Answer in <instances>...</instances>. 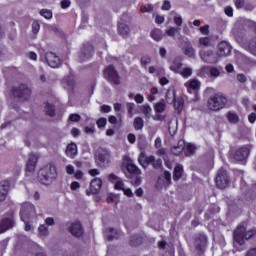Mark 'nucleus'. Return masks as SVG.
<instances>
[{
  "label": "nucleus",
  "instance_id": "1",
  "mask_svg": "<svg viewBox=\"0 0 256 256\" xmlns=\"http://www.w3.org/2000/svg\"><path fill=\"white\" fill-rule=\"evenodd\" d=\"M58 177L57 166L50 162L38 171L37 179L41 185H51L53 181H57Z\"/></svg>",
  "mask_w": 256,
  "mask_h": 256
},
{
  "label": "nucleus",
  "instance_id": "2",
  "mask_svg": "<svg viewBox=\"0 0 256 256\" xmlns=\"http://www.w3.org/2000/svg\"><path fill=\"white\" fill-rule=\"evenodd\" d=\"M229 103V99L223 93L218 92L210 96L207 101V107L210 111H221L225 109Z\"/></svg>",
  "mask_w": 256,
  "mask_h": 256
},
{
  "label": "nucleus",
  "instance_id": "3",
  "mask_svg": "<svg viewBox=\"0 0 256 256\" xmlns=\"http://www.w3.org/2000/svg\"><path fill=\"white\" fill-rule=\"evenodd\" d=\"M125 176L129 179L130 183L134 185V187H139V185H141V169H139L133 161H129L126 164Z\"/></svg>",
  "mask_w": 256,
  "mask_h": 256
},
{
  "label": "nucleus",
  "instance_id": "4",
  "mask_svg": "<svg viewBox=\"0 0 256 256\" xmlns=\"http://www.w3.org/2000/svg\"><path fill=\"white\" fill-rule=\"evenodd\" d=\"M255 235V228L247 230L245 226L240 225L234 231V241L238 243V245H245V239L248 241V239H252V237H255Z\"/></svg>",
  "mask_w": 256,
  "mask_h": 256
},
{
  "label": "nucleus",
  "instance_id": "5",
  "mask_svg": "<svg viewBox=\"0 0 256 256\" xmlns=\"http://www.w3.org/2000/svg\"><path fill=\"white\" fill-rule=\"evenodd\" d=\"M103 77L110 85H121V76L113 64L104 68Z\"/></svg>",
  "mask_w": 256,
  "mask_h": 256
},
{
  "label": "nucleus",
  "instance_id": "6",
  "mask_svg": "<svg viewBox=\"0 0 256 256\" xmlns=\"http://www.w3.org/2000/svg\"><path fill=\"white\" fill-rule=\"evenodd\" d=\"M138 162L143 169H147L149 165H152L154 169H161L163 167V161L161 159H155L153 155L147 156L143 152L140 153Z\"/></svg>",
  "mask_w": 256,
  "mask_h": 256
},
{
  "label": "nucleus",
  "instance_id": "7",
  "mask_svg": "<svg viewBox=\"0 0 256 256\" xmlns=\"http://www.w3.org/2000/svg\"><path fill=\"white\" fill-rule=\"evenodd\" d=\"M11 93L13 97L19 99V101H29L31 99V88H28L26 84L12 87Z\"/></svg>",
  "mask_w": 256,
  "mask_h": 256
},
{
  "label": "nucleus",
  "instance_id": "8",
  "mask_svg": "<svg viewBox=\"0 0 256 256\" xmlns=\"http://www.w3.org/2000/svg\"><path fill=\"white\" fill-rule=\"evenodd\" d=\"M95 159L96 165L105 169V167H109V163H111V152L105 148H100L96 152Z\"/></svg>",
  "mask_w": 256,
  "mask_h": 256
},
{
  "label": "nucleus",
  "instance_id": "9",
  "mask_svg": "<svg viewBox=\"0 0 256 256\" xmlns=\"http://www.w3.org/2000/svg\"><path fill=\"white\" fill-rule=\"evenodd\" d=\"M215 183L218 189H227L230 183L229 172L223 168H220L217 172Z\"/></svg>",
  "mask_w": 256,
  "mask_h": 256
},
{
  "label": "nucleus",
  "instance_id": "10",
  "mask_svg": "<svg viewBox=\"0 0 256 256\" xmlns=\"http://www.w3.org/2000/svg\"><path fill=\"white\" fill-rule=\"evenodd\" d=\"M93 53H95V48L91 42H86L82 45L79 52V61L80 63H85V61H89L91 57H93Z\"/></svg>",
  "mask_w": 256,
  "mask_h": 256
},
{
  "label": "nucleus",
  "instance_id": "11",
  "mask_svg": "<svg viewBox=\"0 0 256 256\" xmlns=\"http://www.w3.org/2000/svg\"><path fill=\"white\" fill-rule=\"evenodd\" d=\"M249 153L251 151L249 150V147L242 146L238 148L233 154L232 157L234 161H238L239 163H243V161H247V158L249 157Z\"/></svg>",
  "mask_w": 256,
  "mask_h": 256
},
{
  "label": "nucleus",
  "instance_id": "12",
  "mask_svg": "<svg viewBox=\"0 0 256 256\" xmlns=\"http://www.w3.org/2000/svg\"><path fill=\"white\" fill-rule=\"evenodd\" d=\"M101 187H103V180H101V178H94L90 182V189L86 190V195L88 197L90 195H98L99 191H101Z\"/></svg>",
  "mask_w": 256,
  "mask_h": 256
},
{
  "label": "nucleus",
  "instance_id": "13",
  "mask_svg": "<svg viewBox=\"0 0 256 256\" xmlns=\"http://www.w3.org/2000/svg\"><path fill=\"white\" fill-rule=\"evenodd\" d=\"M46 63L49 65V67H52V69H57L61 67V58L57 56V54L53 52H47L45 55Z\"/></svg>",
  "mask_w": 256,
  "mask_h": 256
},
{
  "label": "nucleus",
  "instance_id": "14",
  "mask_svg": "<svg viewBox=\"0 0 256 256\" xmlns=\"http://www.w3.org/2000/svg\"><path fill=\"white\" fill-rule=\"evenodd\" d=\"M32 213H35V206L29 202L24 203L20 209V219L25 221V219H29Z\"/></svg>",
  "mask_w": 256,
  "mask_h": 256
},
{
  "label": "nucleus",
  "instance_id": "15",
  "mask_svg": "<svg viewBox=\"0 0 256 256\" xmlns=\"http://www.w3.org/2000/svg\"><path fill=\"white\" fill-rule=\"evenodd\" d=\"M233 47L227 41H222L218 44V56L219 57H229L231 55V51Z\"/></svg>",
  "mask_w": 256,
  "mask_h": 256
},
{
  "label": "nucleus",
  "instance_id": "16",
  "mask_svg": "<svg viewBox=\"0 0 256 256\" xmlns=\"http://www.w3.org/2000/svg\"><path fill=\"white\" fill-rule=\"evenodd\" d=\"M200 57L204 61V63H209L210 65H215V63L219 61L217 55H215L213 51L201 52Z\"/></svg>",
  "mask_w": 256,
  "mask_h": 256
},
{
  "label": "nucleus",
  "instance_id": "17",
  "mask_svg": "<svg viewBox=\"0 0 256 256\" xmlns=\"http://www.w3.org/2000/svg\"><path fill=\"white\" fill-rule=\"evenodd\" d=\"M185 87L187 88L188 93H199L201 82L197 79H191L185 83Z\"/></svg>",
  "mask_w": 256,
  "mask_h": 256
},
{
  "label": "nucleus",
  "instance_id": "18",
  "mask_svg": "<svg viewBox=\"0 0 256 256\" xmlns=\"http://www.w3.org/2000/svg\"><path fill=\"white\" fill-rule=\"evenodd\" d=\"M218 39L219 37L213 35L201 37L199 38V45L200 47H213V45L217 43Z\"/></svg>",
  "mask_w": 256,
  "mask_h": 256
},
{
  "label": "nucleus",
  "instance_id": "19",
  "mask_svg": "<svg viewBox=\"0 0 256 256\" xmlns=\"http://www.w3.org/2000/svg\"><path fill=\"white\" fill-rule=\"evenodd\" d=\"M9 189H11V182H9V180H4L0 183V201L7 199Z\"/></svg>",
  "mask_w": 256,
  "mask_h": 256
},
{
  "label": "nucleus",
  "instance_id": "20",
  "mask_svg": "<svg viewBox=\"0 0 256 256\" xmlns=\"http://www.w3.org/2000/svg\"><path fill=\"white\" fill-rule=\"evenodd\" d=\"M70 233L74 236V237H83V225H81V222H74L72 223V225L69 228Z\"/></svg>",
  "mask_w": 256,
  "mask_h": 256
},
{
  "label": "nucleus",
  "instance_id": "21",
  "mask_svg": "<svg viewBox=\"0 0 256 256\" xmlns=\"http://www.w3.org/2000/svg\"><path fill=\"white\" fill-rule=\"evenodd\" d=\"M37 161H39V158L35 154H30L28 162L26 164V171L29 173H33L35 171V167H37Z\"/></svg>",
  "mask_w": 256,
  "mask_h": 256
},
{
  "label": "nucleus",
  "instance_id": "22",
  "mask_svg": "<svg viewBox=\"0 0 256 256\" xmlns=\"http://www.w3.org/2000/svg\"><path fill=\"white\" fill-rule=\"evenodd\" d=\"M197 251H203L207 247V236L205 234H199L196 238Z\"/></svg>",
  "mask_w": 256,
  "mask_h": 256
},
{
  "label": "nucleus",
  "instance_id": "23",
  "mask_svg": "<svg viewBox=\"0 0 256 256\" xmlns=\"http://www.w3.org/2000/svg\"><path fill=\"white\" fill-rule=\"evenodd\" d=\"M14 221L11 218H4L0 222V234L5 233L8 229H11L14 225Z\"/></svg>",
  "mask_w": 256,
  "mask_h": 256
},
{
  "label": "nucleus",
  "instance_id": "24",
  "mask_svg": "<svg viewBox=\"0 0 256 256\" xmlns=\"http://www.w3.org/2000/svg\"><path fill=\"white\" fill-rule=\"evenodd\" d=\"M185 151V140H179L176 146L171 148L172 155L179 156Z\"/></svg>",
  "mask_w": 256,
  "mask_h": 256
},
{
  "label": "nucleus",
  "instance_id": "25",
  "mask_svg": "<svg viewBox=\"0 0 256 256\" xmlns=\"http://www.w3.org/2000/svg\"><path fill=\"white\" fill-rule=\"evenodd\" d=\"M121 237V231L115 228H108L106 232L107 241H113V239H119Z\"/></svg>",
  "mask_w": 256,
  "mask_h": 256
},
{
  "label": "nucleus",
  "instance_id": "26",
  "mask_svg": "<svg viewBox=\"0 0 256 256\" xmlns=\"http://www.w3.org/2000/svg\"><path fill=\"white\" fill-rule=\"evenodd\" d=\"M130 247H139V245H143V235L135 234L130 237L129 241Z\"/></svg>",
  "mask_w": 256,
  "mask_h": 256
},
{
  "label": "nucleus",
  "instance_id": "27",
  "mask_svg": "<svg viewBox=\"0 0 256 256\" xmlns=\"http://www.w3.org/2000/svg\"><path fill=\"white\" fill-rule=\"evenodd\" d=\"M182 50L186 57H195V49H193V45H191V42H185Z\"/></svg>",
  "mask_w": 256,
  "mask_h": 256
},
{
  "label": "nucleus",
  "instance_id": "28",
  "mask_svg": "<svg viewBox=\"0 0 256 256\" xmlns=\"http://www.w3.org/2000/svg\"><path fill=\"white\" fill-rule=\"evenodd\" d=\"M65 152L67 157L73 159L75 155H77V144H75V142H71L70 144L67 145Z\"/></svg>",
  "mask_w": 256,
  "mask_h": 256
},
{
  "label": "nucleus",
  "instance_id": "29",
  "mask_svg": "<svg viewBox=\"0 0 256 256\" xmlns=\"http://www.w3.org/2000/svg\"><path fill=\"white\" fill-rule=\"evenodd\" d=\"M183 177V165L177 164L173 170V180L179 181Z\"/></svg>",
  "mask_w": 256,
  "mask_h": 256
},
{
  "label": "nucleus",
  "instance_id": "30",
  "mask_svg": "<svg viewBox=\"0 0 256 256\" xmlns=\"http://www.w3.org/2000/svg\"><path fill=\"white\" fill-rule=\"evenodd\" d=\"M173 103H174V109L178 113H181V111H183V107L185 105V102L183 101V98L174 97Z\"/></svg>",
  "mask_w": 256,
  "mask_h": 256
},
{
  "label": "nucleus",
  "instance_id": "31",
  "mask_svg": "<svg viewBox=\"0 0 256 256\" xmlns=\"http://www.w3.org/2000/svg\"><path fill=\"white\" fill-rule=\"evenodd\" d=\"M45 114L48 115V117H55V105L47 102L44 107Z\"/></svg>",
  "mask_w": 256,
  "mask_h": 256
},
{
  "label": "nucleus",
  "instance_id": "32",
  "mask_svg": "<svg viewBox=\"0 0 256 256\" xmlns=\"http://www.w3.org/2000/svg\"><path fill=\"white\" fill-rule=\"evenodd\" d=\"M133 127L136 131H141V129H143V127H145V122L143 121V118H141L139 116L136 117L134 119Z\"/></svg>",
  "mask_w": 256,
  "mask_h": 256
},
{
  "label": "nucleus",
  "instance_id": "33",
  "mask_svg": "<svg viewBox=\"0 0 256 256\" xmlns=\"http://www.w3.org/2000/svg\"><path fill=\"white\" fill-rule=\"evenodd\" d=\"M227 119L229 123L237 124L239 122V116L235 112H228Z\"/></svg>",
  "mask_w": 256,
  "mask_h": 256
},
{
  "label": "nucleus",
  "instance_id": "34",
  "mask_svg": "<svg viewBox=\"0 0 256 256\" xmlns=\"http://www.w3.org/2000/svg\"><path fill=\"white\" fill-rule=\"evenodd\" d=\"M183 67V64L179 61H174L172 65L170 66V70L174 71V73H181V68Z\"/></svg>",
  "mask_w": 256,
  "mask_h": 256
},
{
  "label": "nucleus",
  "instance_id": "35",
  "mask_svg": "<svg viewBox=\"0 0 256 256\" xmlns=\"http://www.w3.org/2000/svg\"><path fill=\"white\" fill-rule=\"evenodd\" d=\"M39 14L41 17H44V19H52L53 18V11L49 9H41L39 11Z\"/></svg>",
  "mask_w": 256,
  "mask_h": 256
},
{
  "label": "nucleus",
  "instance_id": "36",
  "mask_svg": "<svg viewBox=\"0 0 256 256\" xmlns=\"http://www.w3.org/2000/svg\"><path fill=\"white\" fill-rule=\"evenodd\" d=\"M167 105H165V102H158L154 106V110L156 113H163L165 111Z\"/></svg>",
  "mask_w": 256,
  "mask_h": 256
},
{
  "label": "nucleus",
  "instance_id": "37",
  "mask_svg": "<svg viewBox=\"0 0 256 256\" xmlns=\"http://www.w3.org/2000/svg\"><path fill=\"white\" fill-rule=\"evenodd\" d=\"M219 75H221L220 69L213 66H209V77H219Z\"/></svg>",
  "mask_w": 256,
  "mask_h": 256
},
{
  "label": "nucleus",
  "instance_id": "38",
  "mask_svg": "<svg viewBox=\"0 0 256 256\" xmlns=\"http://www.w3.org/2000/svg\"><path fill=\"white\" fill-rule=\"evenodd\" d=\"M38 231L41 237H47V235H49V228H47L45 224H41L38 228Z\"/></svg>",
  "mask_w": 256,
  "mask_h": 256
},
{
  "label": "nucleus",
  "instance_id": "39",
  "mask_svg": "<svg viewBox=\"0 0 256 256\" xmlns=\"http://www.w3.org/2000/svg\"><path fill=\"white\" fill-rule=\"evenodd\" d=\"M179 73L184 77V79H187L193 75V69L184 68L183 70H180Z\"/></svg>",
  "mask_w": 256,
  "mask_h": 256
},
{
  "label": "nucleus",
  "instance_id": "40",
  "mask_svg": "<svg viewBox=\"0 0 256 256\" xmlns=\"http://www.w3.org/2000/svg\"><path fill=\"white\" fill-rule=\"evenodd\" d=\"M184 153L186 157L188 155H193V153H195V146L193 144H187L186 148H184Z\"/></svg>",
  "mask_w": 256,
  "mask_h": 256
},
{
  "label": "nucleus",
  "instance_id": "41",
  "mask_svg": "<svg viewBox=\"0 0 256 256\" xmlns=\"http://www.w3.org/2000/svg\"><path fill=\"white\" fill-rule=\"evenodd\" d=\"M209 67L210 66H203L202 68H200L198 72L199 77H209Z\"/></svg>",
  "mask_w": 256,
  "mask_h": 256
},
{
  "label": "nucleus",
  "instance_id": "42",
  "mask_svg": "<svg viewBox=\"0 0 256 256\" xmlns=\"http://www.w3.org/2000/svg\"><path fill=\"white\" fill-rule=\"evenodd\" d=\"M98 129H103L107 126V118L101 117L96 121Z\"/></svg>",
  "mask_w": 256,
  "mask_h": 256
},
{
  "label": "nucleus",
  "instance_id": "43",
  "mask_svg": "<svg viewBox=\"0 0 256 256\" xmlns=\"http://www.w3.org/2000/svg\"><path fill=\"white\" fill-rule=\"evenodd\" d=\"M245 25L250 31L256 32V22L253 20H246Z\"/></svg>",
  "mask_w": 256,
  "mask_h": 256
},
{
  "label": "nucleus",
  "instance_id": "44",
  "mask_svg": "<svg viewBox=\"0 0 256 256\" xmlns=\"http://www.w3.org/2000/svg\"><path fill=\"white\" fill-rule=\"evenodd\" d=\"M119 33H129V26L125 23H118Z\"/></svg>",
  "mask_w": 256,
  "mask_h": 256
},
{
  "label": "nucleus",
  "instance_id": "45",
  "mask_svg": "<svg viewBox=\"0 0 256 256\" xmlns=\"http://www.w3.org/2000/svg\"><path fill=\"white\" fill-rule=\"evenodd\" d=\"M155 7L151 4H148L147 6H141L140 11L141 13H153V9Z\"/></svg>",
  "mask_w": 256,
  "mask_h": 256
},
{
  "label": "nucleus",
  "instance_id": "46",
  "mask_svg": "<svg viewBox=\"0 0 256 256\" xmlns=\"http://www.w3.org/2000/svg\"><path fill=\"white\" fill-rule=\"evenodd\" d=\"M69 121L72 123H79L81 121V115L74 113L69 115Z\"/></svg>",
  "mask_w": 256,
  "mask_h": 256
},
{
  "label": "nucleus",
  "instance_id": "47",
  "mask_svg": "<svg viewBox=\"0 0 256 256\" xmlns=\"http://www.w3.org/2000/svg\"><path fill=\"white\" fill-rule=\"evenodd\" d=\"M114 189L116 191H123L125 189V183H123L121 180L116 181L114 184Z\"/></svg>",
  "mask_w": 256,
  "mask_h": 256
},
{
  "label": "nucleus",
  "instance_id": "48",
  "mask_svg": "<svg viewBox=\"0 0 256 256\" xmlns=\"http://www.w3.org/2000/svg\"><path fill=\"white\" fill-rule=\"evenodd\" d=\"M140 63L142 65V67H147V65H149V63H151V58L147 55L142 56L140 59Z\"/></svg>",
  "mask_w": 256,
  "mask_h": 256
},
{
  "label": "nucleus",
  "instance_id": "49",
  "mask_svg": "<svg viewBox=\"0 0 256 256\" xmlns=\"http://www.w3.org/2000/svg\"><path fill=\"white\" fill-rule=\"evenodd\" d=\"M41 30V23L39 21L34 20L32 23V32L33 33H38Z\"/></svg>",
  "mask_w": 256,
  "mask_h": 256
},
{
  "label": "nucleus",
  "instance_id": "50",
  "mask_svg": "<svg viewBox=\"0 0 256 256\" xmlns=\"http://www.w3.org/2000/svg\"><path fill=\"white\" fill-rule=\"evenodd\" d=\"M150 37L152 39H154V41L159 42V41H161L163 39L164 35H163V33H151Z\"/></svg>",
  "mask_w": 256,
  "mask_h": 256
},
{
  "label": "nucleus",
  "instance_id": "51",
  "mask_svg": "<svg viewBox=\"0 0 256 256\" xmlns=\"http://www.w3.org/2000/svg\"><path fill=\"white\" fill-rule=\"evenodd\" d=\"M151 106L149 105H144L142 106V113L145 114L146 117H149L151 115Z\"/></svg>",
  "mask_w": 256,
  "mask_h": 256
},
{
  "label": "nucleus",
  "instance_id": "52",
  "mask_svg": "<svg viewBox=\"0 0 256 256\" xmlns=\"http://www.w3.org/2000/svg\"><path fill=\"white\" fill-rule=\"evenodd\" d=\"M126 107H127V109H128V115H129V117H133V109H135V104L128 102V103L126 104Z\"/></svg>",
  "mask_w": 256,
  "mask_h": 256
},
{
  "label": "nucleus",
  "instance_id": "53",
  "mask_svg": "<svg viewBox=\"0 0 256 256\" xmlns=\"http://www.w3.org/2000/svg\"><path fill=\"white\" fill-rule=\"evenodd\" d=\"M70 189H71V191H77V189H81V184L77 181H73L70 184Z\"/></svg>",
  "mask_w": 256,
  "mask_h": 256
},
{
  "label": "nucleus",
  "instance_id": "54",
  "mask_svg": "<svg viewBox=\"0 0 256 256\" xmlns=\"http://www.w3.org/2000/svg\"><path fill=\"white\" fill-rule=\"evenodd\" d=\"M173 20L178 27H181V25H183V18H181L180 15L174 16Z\"/></svg>",
  "mask_w": 256,
  "mask_h": 256
},
{
  "label": "nucleus",
  "instance_id": "55",
  "mask_svg": "<svg viewBox=\"0 0 256 256\" xmlns=\"http://www.w3.org/2000/svg\"><path fill=\"white\" fill-rule=\"evenodd\" d=\"M237 81H239V83H247V76L243 73L237 74Z\"/></svg>",
  "mask_w": 256,
  "mask_h": 256
},
{
  "label": "nucleus",
  "instance_id": "56",
  "mask_svg": "<svg viewBox=\"0 0 256 256\" xmlns=\"http://www.w3.org/2000/svg\"><path fill=\"white\" fill-rule=\"evenodd\" d=\"M61 8L62 9H69V7H71V1L69 0H62L60 2Z\"/></svg>",
  "mask_w": 256,
  "mask_h": 256
},
{
  "label": "nucleus",
  "instance_id": "57",
  "mask_svg": "<svg viewBox=\"0 0 256 256\" xmlns=\"http://www.w3.org/2000/svg\"><path fill=\"white\" fill-rule=\"evenodd\" d=\"M84 133H86L87 135H91V134L95 133V127L94 126H86L84 128Z\"/></svg>",
  "mask_w": 256,
  "mask_h": 256
},
{
  "label": "nucleus",
  "instance_id": "58",
  "mask_svg": "<svg viewBox=\"0 0 256 256\" xmlns=\"http://www.w3.org/2000/svg\"><path fill=\"white\" fill-rule=\"evenodd\" d=\"M235 7L236 9H243L245 7V0H236Z\"/></svg>",
  "mask_w": 256,
  "mask_h": 256
},
{
  "label": "nucleus",
  "instance_id": "59",
  "mask_svg": "<svg viewBox=\"0 0 256 256\" xmlns=\"http://www.w3.org/2000/svg\"><path fill=\"white\" fill-rule=\"evenodd\" d=\"M134 101H135L136 103L141 104V103H143V101H145V97H143V95H141V94H136V95L134 96Z\"/></svg>",
  "mask_w": 256,
  "mask_h": 256
},
{
  "label": "nucleus",
  "instance_id": "60",
  "mask_svg": "<svg viewBox=\"0 0 256 256\" xmlns=\"http://www.w3.org/2000/svg\"><path fill=\"white\" fill-rule=\"evenodd\" d=\"M101 113H111V106L104 104L100 108Z\"/></svg>",
  "mask_w": 256,
  "mask_h": 256
},
{
  "label": "nucleus",
  "instance_id": "61",
  "mask_svg": "<svg viewBox=\"0 0 256 256\" xmlns=\"http://www.w3.org/2000/svg\"><path fill=\"white\" fill-rule=\"evenodd\" d=\"M164 179L167 181L168 185H171V172L165 170L164 171Z\"/></svg>",
  "mask_w": 256,
  "mask_h": 256
},
{
  "label": "nucleus",
  "instance_id": "62",
  "mask_svg": "<svg viewBox=\"0 0 256 256\" xmlns=\"http://www.w3.org/2000/svg\"><path fill=\"white\" fill-rule=\"evenodd\" d=\"M169 9H171V2L169 0H166L162 5V10L169 11Z\"/></svg>",
  "mask_w": 256,
  "mask_h": 256
},
{
  "label": "nucleus",
  "instance_id": "63",
  "mask_svg": "<svg viewBox=\"0 0 256 256\" xmlns=\"http://www.w3.org/2000/svg\"><path fill=\"white\" fill-rule=\"evenodd\" d=\"M83 171L81 170H77L75 173H74V177L75 179H77L78 181H81V179H83Z\"/></svg>",
  "mask_w": 256,
  "mask_h": 256
},
{
  "label": "nucleus",
  "instance_id": "64",
  "mask_svg": "<svg viewBox=\"0 0 256 256\" xmlns=\"http://www.w3.org/2000/svg\"><path fill=\"white\" fill-rule=\"evenodd\" d=\"M245 256H256V247L248 249Z\"/></svg>",
  "mask_w": 256,
  "mask_h": 256
}]
</instances>
